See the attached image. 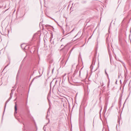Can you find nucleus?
<instances>
[{"label":"nucleus","instance_id":"f257e3e1","mask_svg":"<svg viewBox=\"0 0 131 131\" xmlns=\"http://www.w3.org/2000/svg\"><path fill=\"white\" fill-rule=\"evenodd\" d=\"M17 105L16 104L15 105V112H14V114H16L17 112L16 111H17Z\"/></svg>","mask_w":131,"mask_h":131},{"label":"nucleus","instance_id":"f03ea898","mask_svg":"<svg viewBox=\"0 0 131 131\" xmlns=\"http://www.w3.org/2000/svg\"><path fill=\"white\" fill-rule=\"evenodd\" d=\"M107 104L106 103L104 107V110H105V111L107 109Z\"/></svg>","mask_w":131,"mask_h":131},{"label":"nucleus","instance_id":"7ed1b4c3","mask_svg":"<svg viewBox=\"0 0 131 131\" xmlns=\"http://www.w3.org/2000/svg\"><path fill=\"white\" fill-rule=\"evenodd\" d=\"M9 100L8 99L6 102L5 103V108L6 107V104L7 103H8V102L9 101Z\"/></svg>","mask_w":131,"mask_h":131},{"label":"nucleus","instance_id":"20e7f679","mask_svg":"<svg viewBox=\"0 0 131 131\" xmlns=\"http://www.w3.org/2000/svg\"><path fill=\"white\" fill-rule=\"evenodd\" d=\"M105 74L108 77V74L107 73V72H106V69H105Z\"/></svg>","mask_w":131,"mask_h":131},{"label":"nucleus","instance_id":"39448f33","mask_svg":"<svg viewBox=\"0 0 131 131\" xmlns=\"http://www.w3.org/2000/svg\"><path fill=\"white\" fill-rule=\"evenodd\" d=\"M101 83V86H103L104 85V83H103V82H102V83Z\"/></svg>","mask_w":131,"mask_h":131},{"label":"nucleus","instance_id":"423d86ee","mask_svg":"<svg viewBox=\"0 0 131 131\" xmlns=\"http://www.w3.org/2000/svg\"><path fill=\"white\" fill-rule=\"evenodd\" d=\"M108 52L109 55L110 56L111 55V53L110 52V50H109V49H108Z\"/></svg>","mask_w":131,"mask_h":131},{"label":"nucleus","instance_id":"0eeeda50","mask_svg":"<svg viewBox=\"0 0 131 131\" xmlns=\"http://www.w3.org/2000/svg\"><path fill=\"white\" fill-rule=\"evenodd\" d=\"M109 82H108V85H107V87H108V86L109 85Z\"/></svg>","mask_w":131,"mask_h":131},{"label":"nucleus","instance_id":"6e6552de","mask_svg":"<svg viewBox=\"0 0 131 131\" xmlns=\"http://www.w3.org/2000/svg\"><path fill=\"white\" fill-rule=\"evenodd\" d=\"M78 35V34H77V35H76V36L75 37H76V36H77Z\"/></svg>","mask_w":131,"mask_h":131},{"label":"nucleus","instance_id":"1a4fd4ad","mask_svg":"<svg viewBox=\"0 0 131 131\" xmlns=\"http://www.w3.org/2000/svg\"><path fill=\"white\" fill-rule=\"evenodd\" d=\"M108 82H109V83L110 84V81H109Z\"/></svg>","mask_w":131,"mask_h":131},{"label":"nucleus","instance_id":"9d476101","mask_svg":"<svg viewBox=\"0 0 131 131\" xmlns=\"http://www.w3.org/2000/svg\"><path fill=\"white\" fill-rule=\"evenodd\" d=\"M74 30V29H73L72 31H71V32H72V31H73V30Z\"/></svg>","mask_w":131,"mask_h":131},{"label":"nucleus","instance_id":"9b49d317","mask_svg":"<svg viewBox=\"0 0 131 131\" xmlns=\"http://www.w3.org/2000/svg\"><path fill=\"white\" fill-rule=\"evenodd\" d=\"M62 46H63V45H61V47H62Z\"/></svg>","mask_w":131,"mask_h":131},{"label":"nucleus","instance_id":"f8f14e48","mask_svg":"<svg viewBox=\"0 0 131 131\" xmlns=\"http://www.w3.org/2000/svg\"><path fill=\"white\" fill-rule=\"evenodd\" d=\"M66 45L65 46H64V47H65L66 46Z\"/></svg>","mask_w":131,"mask_h":131}]
</instances>
